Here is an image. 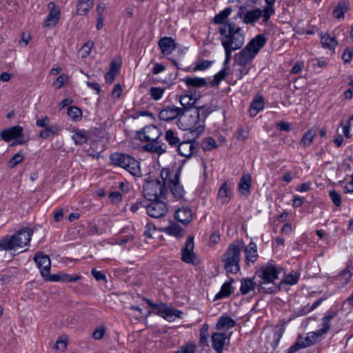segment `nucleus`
<instances>
[{
  "label": "nucleus",
  "mask_w": 353,
  "mask_h": 353,
  "mask_svg": "<svg viewBox=\"0 0 353 353\" xmlns=\"http://www.w3.org/2000/svg\"><path fill=\"white\" fill-rule=\"evenodd\" d=\"M222 36V46H228L232 50H239L244 44L245 34L241 28L236 26L233 22H227L219 30Z\"/></svg>",
  "instance_id": "nucleus-1"
},
{
  "label": "nucleus",
  "mask_w": 353,
  "mask_h": 353,
  "mask_svg": "<svg viewBox=\"0 0 353 353\" xmlns=\"http://www.w3.org/2000/svg\"><path fill=\"white\" fill-rule=\"evenodd\" d=\"M243 248L244 241L242 239H236L229 244L226 251L221 256V261L224 263V270L227 272L236 274L239 272V263Z\"/></svg>",
  "instance_id": "nucleus-2"
},
{
  "label": "nucleus",
  "mask_w": 353,
  "mask_h": 353,
  "mask_svg": "<svg viewBox=\"0 0 353 353\" xmlns=\"http://www.w3.org/2000/svg\"><path fill=\"white\" fill-rule=\"evenodd\" d=\"M32 234V229L24 228L12 235H5L0 239V250L10 252L23 248L30 243Z\"/></svg>",
  "instance_id": "nucleus-3"
},
{
  "label": "nucleus",
  "mask_w": 353,
  "mask_h": 353,
  "mask_svg": "<svg viewBox=\"0 0 353 353\" xmlns=\"http://www.w3.org/2000/svg\"><path fill=\"white\" fill-rule=\"evenodd\" d=\"M181 171L163 168L160 172V178L165 183L166 188L170 189L173 196L177 200H185V191L180 183Z\"/></svg>",
  "instance_id": "nucleus-4"
},
{
  "label": "nucleus",
  "mask_w": 353,
  "mask_h": 353,
  "mask_svg": "<svg viewBox=\"0 0 353 353\" xmlns=\"http://www.w3.org/2000/svg\"><path fill=\"white\" fill-rule=\"evenodd\" d=\"M178 125L183 130H190L191 132L199 136L204 130L205 125L201 121L196 108L183 110V113L178 119Z\"/></svg>",
  "instance_id": "nucleus-5"
},
{
  "label": "nucleus",
  "mask_w": 353,
  "mask_h": 353,
  "mask_svg": "<svg viewBox=\"0 0 353 353\" xmlns=\"http://www.w3.org/2000/svg\"><path fill=\"white\" fill-rule=\"evenodd\" d=\"M279 273L277 268L272 264L261 268L259 286L265 293L271 294L277 291L274 282L278 279Z\"/></svg>",
  "instance_id": "nucleus-6"
},
{
  "label": "nucleus",
  "mask_w": 353,
  "mask_h": 353,
  "mask_svg": "<svg viewBox=\"0 0 353 353\" xmlns=\"http://www.w3.org/2000/svg\"><path fill=\"white\" fill-rule=\"evenodd\" d=\"M112 164L121 167L127 170L130 174L136 177L141 176L139 162L130 155L123 153H114L110 157Z\"/></svg>",
  "instance_id": "nucleus-7"
},
{
  "label": "nucleus",
  "mask_w": 353,
  "mask_h": 353,
  "mask_svg": "<svg viewBox=\"0 0 353 353\" xmlns=\"http://www.w3.org/2000/svg\"><path fill=\"white\" fill-rule=\"evenodd\" d=\"M168 193L165 183L161 179L145 181L143 186V194L148 201L165 199Z\"/></svg>",
  "instance_id": "nucleus-8"
},
{
  "label": "nucleus",
  "mask_w": 353,
  "mask_h": 353,
  "mask_svg": "<svg viewBox=\"0 0 353 353\" xmlns=\"http://www.w3.org/2000/svg\"><path fill=\"white\" fill-rule=\"evenodd\" d=\"M148 306L155 310L154 313L169 322L175 321L177 318H181L182 312L176 309L169 307L164 303H154L150 299L144 298Z\"/></svg>",
  "instance_id": "nucleus-9"
},
{
  "label": "nucleus",
  "mask_w": 353,
  "mask_h": 353,
  "mask_svg": "<svg viewBox=\"0 0 353 353\" xmlns=\"http://www.w3.org/2000/svg\"><path fill=\"white\" fill-rule=\"evenodd\" d=\"M150 201V203L144 205L146 212L150 216L159 219L166 214L168 208L165 202L160 199Z\"/></svg>",
  "instance_id": "nucleus-10"
},
{
  "label": "nucleus",
  "mask_w": 353,
  "mask_h": 353,
  "mask_svg": "<svg viewBox=\"0 0 353 353\" xmlns=\"http://www.w3.org/2000/svg\"><path fill=\"white\" fill-rule=\"evenodd\" d=\"M161 130L154 125H147L141 131L137 132L138 139L141 141L148 142L156 141L161 135Z\"/></svg>",
  "instance_id": "nucleus-11"
},
{
  "label": "nucleus",
  "mask_w": 353,
  "mask_h": 353,
  "mask_svg": "<svg viewBox=\"0 0 353 353\" xmlns=\"http://www.w3.org/2000/svg\"><path fill=\"white\" fill-rule=\"evenodd\" d=\"M194 238L192 236H188L185 241V246L181 250V260L190 264H195L196 256L194 252Z\"/></svg>",
  "instance_id": "nucleus-12"
},
{
  "label": "nucleus",
  "mask_w": 353,
  "mask_h": 353,
  "mask_svg": "<svg viewBox=\"0 0 353 353\" xmlns=\"http://www.w3.org/2000/svg\"><path fill=\"white\" fill-rule=\"evenodd\" d=\"M34 260L37 268L40 270L42 277L45 279L46 276H48L51 267L50 257L41 252H37L34 256Z\"/></svg>",
  "instance_id": "nucleus-13"
},
{
  "label": "nucleus",
  "mask_w": 353,
  "mask_h": 353,
  "mask_svg": "<svg viewBox=\"0 0 353 353\" xmlns=\"http://www.w3.org/2000/svg\"><path fill=\"white\" fill-rule=\"evenodd\" d=\"M183 113V109L174 105H169L163 108L159 113V118L165 121L174 120L179 118Z\"/></svg>",
  "instance_id": "nucleus-14"
},
{
  "label": "nucleus",
  "mask_w": 353,
  "mask_h": 353,
  "mask_svg": "<svg viewBox=\"0 0 353 353\" xmlns=\"http://www.w3.org/2000/svg\"><path fill=\"white\" fill-rule=\"evenodd\" d=\"M232 333L214 332L211 335L212 347L216 353H223V347L226 341L229 342Z\"/></svg>",
  "instance_id": "nucleus-15"
},
{
  "label": "nucleus",
  "mask_w": 353,
  "mask_h": 353,
  "mask_svg": "<svg viewBox=\"0 0 353 353\" xmlns=\"http://www.w3.org/2000/svg\"><path fill=\"white\" fill-rule=\"evenodd\" d=\"M244 252V261L248 266L253 265L259 259L257 245L254 241H250L243 248Z\"/></svg>",
  "instance_id": "nucleus-16"
},
{
  "label": "nucleus",
  "mask_w": 353,
  "mask_h": 353,
  "mask_svg": "<svg viewBox=\"0 0 353 353\" xmlns=\"http://www.w3.org/2000/svg\"><path fill=\"white\" fill-rule=\"evenodd\" d=\"M260 18L263 19V23H267L270 17H265V12L260 8H256L248 11L243 17V21L245 24H252L256 22Z\"/></svg>",
  "instance_id": "nucleus-17"
},
{
  "label": "nucleus",
  "mask_w": 353,
  "mask_h": 353,
  "mask_svg": "<svg viewBox=\"0 0 353 353\" xmlns=\"http://www.w3.org/2000/svg\"><path fill=\"white\" fill-rule=\"evenodd\" d=\"M198 147V143L195 141H184L177 145V152L179 154L186 158H190L196 152Z\"/></svg>",
  "instance_id": "nucleus-18"
},
{
  "label": "nucleus",
  "mask_w": 353,
  "mask_h": 353,
  "mask_svg": "<svg viewBox=\"0 0 353 353\" xmlns=\"http://www.w3.org/2000/svg\"><path fill=\"white\" fill-rule=\"evenodd\" d=\"M256 56L248 48H244L234 55V66L238 65L243 67L250 63Z\"/></svg>",
  "instance_id": "nucleus-19"
},
{
  "label": "nucleus",
  "mask_w": 353,
  "mask_h": 353,
  "mask_svg": "<svg viewBox=\"0 0 353 353\" xmlns=\"http://www.w3.org/2000/svg\"><path fill=\"white\" fill-rule=\"evenodd\" d=\"M159 47L163 55L168 56L172 53L176 48L177 44L171 37H163L158 42Z\"/></svg>",
  "instance_id": "nucleus-20"
},
{
  "label": "nucleus",
  "mask_w": 353,
  "mask_h": 353,
  "mask_svg": "<svg viewBox=\"0 0 353 353\" xmlns=\"http://www.w3.org/2000/svg\"><path fill=\"white\" fill-rule=\"evenodd\" d=\"M23 129L20 125H14L13 127L3 130L0 136L6 142H9L12 139L21 138L23 136Z\"/></svg>",
  "instance_id": "nucleus-21"
},
{
  "label": "nucleus",
  "mask_w": 353,
  "mask_h": 353,
  "mask_svg": "<svg viewBox=\"0 0 353 353\" xmlns=\"http://www.w3.org/2000/svg\"><path fill=\"white\" fill-rule=\"evenodd\" d=\"M267 40L265 35L259 34L250 41L245 48H248L256 56L261 49L264 47Z\"/></svg>",
  "instance_id": "nucleus-22"
},
{
  "label": "nucleus",
  "mask_w": 353,
  "mask_h": 353,
  "mask_svg": "<svg viewBox=\"0 0 353 353\" xmlns=\"http://www.w3.org/2000/svg\"><path fill=\"white\" fill-rule=\"evenodd\" d=\"M81 279L80 275H70L60 272L57 274L50 275L45 278L46 281L52 282H76Z\"/></svg>",
  "instance_id": "nucleus-23"
},
{
  "label": "nucleus",
  "mask_w": 353,
  "mask_h": 353,
  "mask_svg": "<svg viewBox=\"0 0 353 353\" xmlns=\"http://www.w3.org/2000/svg\"><path fill=\"white\" fill-rule=\"evenodd\" d=\"M50 12L46 17L45 26L48 27H54L59 20L60 9L53 2L48 4Z\"/></svg>",
  "instance_id": "nucleus-24"
},
{
  "label": "nucleus",
  "mask_w": 353,
  "mask_h": 353,
  "mask_svg": "<svg viewBox=\"0 0 353 353\" xmlns=\"http://www.w3.org/2000/svg\"><path fill=\"white\" fill-rule=\"evenodd\" d=\"M174 218L183 225H188L192 221V211L189 207L179 208L175 211Z\"/></svg>",
  "instance_id": "nucleus-25"
},
{
  "label": "nucleus",
  "mask_w": 353,
  "mask_h": 353,
  "mask_svg": "<svg viewBox=\"0 0 353 353\" xmlns=\"http://www.w3.org/2000/svg\"><path fill=\"white\" fill-rule=\"evenodd\" d=\"M179 100L182 105L181 108L188 111V110H192L196 108L198 98L196 95H194L192 92H190V93L180 96Z\"/></svg>",
  "instance_id": "nucleus-26"
},
{
  "label": "nucleus",
  "mask_w": 353,
  "mask_h": 353,
  "mask_svg": "<svg viewBox=\"0 0 353 353\" xmlns=\"http://www.w3.org/2000/svg\"><path fill=\"white\" fill-rule=\"evenodd\" d=\"M232 196L231 187L227 181L222 183L217 194V199L221 204L228 203Z\"/></svg>",
  "instance_id": "nucleus-27"
},
{
  "label": "nucleus",
  "mask_w": 353,
  "mask_h": 353,
  "mask_svg": "<svg viewBox=\"0 0 353 353\" xmlns=\"http://www.w3.org/2000/svg\"><path fill=\"white\" fill-rule=\"evenodd\" d=\"M145 151L156 153L158 154H163L166 152L167 146L164 143H161L158 140L148 141L143 146Z\"/></svg>",
  "instance_id": "nucleus-28"
},
{
  "label": "nucleus",
  "mask_w": 353,
  "mask_h": 353,
  "mask_svg": "<svg viewBox=\"0 0 353 353\" xmlns=\"http://www.w3.org/2000/svg\"><path fill=\"white\" fill-rule=\"evenodd\" d=\"M251 183L252 177L250 174H245L240 179L238 184V190L242 194L248 196L250 193Z\"/></svg>",
  "instance_id": "nucleus-29"
},
{
  "label": "nucleus",
  "mask_w": 353,
  "mask_h": 353,
  "mask_svg": "<svg viewBox=\"0 0 353 353\" xmlns=\"http://www.w3.org/2000/svg\"><path fill=\"white\" fill-rule=\"evenodd\" d=\"M61 130L60 126L57 123H53L44 128L43 130H41L39 137L43 139H47L50 137H54L59 134Z\"/></svg>",
  "instance_id": "nucleus-30"
},
{
  "label": "nucleus",
  "mask_w": 353,
  "mask_h": 353,
  "mask_svg": "<svg viewBox=\"0 0 353 353\" xmlns=\"http://www.w3.org/2000/svg\"><path fill=\"white\" fill-rule=\"evenodd\" d=\"M264 100L262 96L256 97L251 103L249 109V114L251 117H255L263 109Z\"/></svg>",
  "instance_id": "nucleus-31"
},
{
  "label": "nucleus",
  "mask_w": 353,
  "mask_h": 353,
  "mask_svg": "<svg viewBox=\"0 0 353 353\" xmlns=\"http://www.w3.org/2000/svg\"><path fill=\"white\" fill-rule=\"evenodd\" d=\"M321 43L322 47L325 49L334 50L335 47L337 46V41L334 37L330 36L327 32L321 33Z\"/></svg>",
  "instance_id": "nucleus-32"
},
{
  "label": "nucleus",
  "mask_w": 353,
  "mask_h": 353,
  "mask_svg": "<svg viewBox=\"0 0 353 353\" xmlns=\"http://www.w3.org/2000/svg\"><path fill=\"white\" fill-rule=\"evenodd\" d=\"M236 325V321L232 319L230 316H221L216 325L218 330H227L229 328H232Z\"/></svg>",
  "instance_id": "nucleus-33"
},
{
  "label": "nucleus",
  "mask_w": 353,
  "mask_h": 353,
  "mask_svg": "<svg viewBox=\"0 0 353 353\" xmlns=\"http://www.w3.org/2000/svg\"><path fill=\"white\" fill-rule=\"evenodd\" d=\"M183 81L188 87L203 88L207 85L206 79L202 77H186Z\"/></svg>",
  "instance_id": "nucleus-34"
},
{
  "label": "nucleus",
  "mask_w": 353,
  "mask_h": 353,
  "mask_svg": "<svg viewBox=\"0 0 353 353\" xmlns=\"http://www.w3.org/2000/svg\"><path fill=\"white\" fill-rule=\"evenodd\" d=\"M164 232L176 238H181L184 234L183 229L176 223H171V224L164 228Z\"/></svg>",
  "instance_id": "nucleus-35"
},
{
  "label": "nucleus",
  "mask_w": 353,
  "mask_h": 353,
  "mask_svg": "<svg viewBox=\"0 0 353 353\" xmlns=\"http://www.w3.org/2000/svg\"><path fill=\"white\" fill-rule=\"evenodd\" d=\"M233 280L230 281L225 282L221 288L220 291L215 295L214 300L221 299L224 298L228 297L232 293V283Z\"/></svg>",
  "instance_id": "nucleus-36"
},
{
  "label": "nucleus",
  "mask_w": 353,
  "mask_h": 353,
  "mask_svg": "<svg viewBox=\"0 0 353 353\" xmlns=\"http://www.w3.org/2000/svg\"><path fill=\"white\" fill-rule=\"evenodd\" d=\"M94 0H79L77 6V14L79 15H85L90 9L93 6Z\"/></svg>",
  "instance_id": "nucleus-37"
},
{
  "label": "nucleus",
  "mask_w": 353,
  "mask_h": 353,
  "mask_svg": "<svg viewBox=\"0 0 353 353\" xmlns=\"http://www.w3.org/2000/svg\"><path fill=\"white\" fill-rule=\"evenodd\" d=\"M337 312L335 311H329L327 314L322 319L323 327L319 330V333L325 334L330 328V321L336 316Z\"/></svg>",
  "instance_id": "nucleus-38"
},
{
  "label": "nucleus",
  "mask_w": 353,
  "mask_h": 353,
  "mask_svg": "<svg viewBox=\"0 0 353 353\" xmlns=\"http://www.w3.org/2000/svg\"><path fill=\"white\" fill-rule=\"evenodd\" d=\"M316 134V131L314 128H310L303 134L302 139L300 141V145L303 148H306L310 145L312 143L314 138Z\"/></svg>",
  "instance_id": "nucleus-39"
},
{
  "label": "nucleus",
  "mask_w": 353,
  "mask_h": 353,
  "mask_svg": "<svg viewBox=\"0 0 353 353\" xmlns=\"http://www.w3.org/2000/svg\"><path fill=\"white\" fill-rule=\"evenodd\" d=\"M349 9V4L345 1H339L337 6L333 11V16L336 19H343L344 14Z\"/></svg>",
  "instance_id": "nucleus-40"
},
{
  "label": "nucleus",
  "mask_w": 353,
  "mask_h": 353,
  "mask_svg": "<svg viewBox=\"0 0 353 353\" xmlns=\"http://www.w3.org/2000/svg\"><path fill=\"white\" fill-rule=\"evenodd\" d=\"M72 132H74V134L72 138L76 145H83L87 143L88 137L85 130L75 128Z\"/></svg>",
  "instance_id": "nucleus-41"
},
{
  "label": "nucleus",
  "mask_w": 353,
  "mask_h": 353,
  "mask_svg": "<svg viewBox=\"0 0 353 353\" xmlns=\"http://www.w3.org/2000/svg\"><path fill=\"white\" fill-rule=\"evenodd\" d=\"M208 329L209 325L207 323H205L202 325L199 331V345L201 347H208Z\"/></svg>",
  "instance_id": "nucleus-42"
},
{
  "label": "nucleus",
  "mask_w": 353,
  "mask_h": 353,
  "mask_svg": "<svg viewBox=\"0 0 353 353\" xmlns=\"http://www.w3.org/2000/svg\"><path fill=\"white\" fill-rule=\"evenodd\" d=\"M165 139L168 144L172 147L176 148L181 143L177 133L172 130H168L165 132Z\"/></svg>",
  "instance_id": "nucleus-43"
},
{
  "label": "nucleus",
  "mask_w": 353,
  "mask_h": 353,
  "mask_svg": "<svg viewBox=\"0 0 353 353\" xmlns=\"http://www.w3.org/2000/svg\"><path fill=\"white\" fill-rule=\"evenodd\" d=\"M255 288V283L252 279H244L241 281L240 288L241 293L243 295L248 294Z\"/></svg>",
  "instance_id": "nucleus-44"
},
{
  "label": "nucleus",
  "mask_w": 353,
  "mask_h": 353,
  "mask_svg": "<svg viewBox=\"0 0 353 353\" xmlns=\"http://www.w3.org/2000/svg\"><path fill=\"white\" fill-rule=\"evenodd\" d=\"M343 133L347 139L353 138V115L345 123L341 124Z\"/></svg>",
  "instance_id": "nucleus-45"
},
{
  "label": "nucleus",
  "mask_w": 353,
  "mask_h": 353,
  "mask_svg": "<svg viewBox=\"0 0 353 353\" xmlns=\"http://www.w3.org/2000/svg\"><path fill=\"white\" fill-rule=\"evenodd\" d=\"M232 12L231 8H226L223 10L221 11L219 13L216 14L214 19L213 22L216 24H221L223 23L228 17V16Z\"/></svg>",
  "instance_id": "nucleus-46"
},
{
  "label": "nucleus",
  "mask_w": 353,
  "mask_h": 353,
  "mask_svg": "<svg viewBox=\"0 0 353 353\" xmlns=\"http://www.w3.org/2000/svg\"><path fill=\"white\" fill-rule=\"evenodd\" d=\"M165 91V88L151 87L149 93L151 98L154 101H159L163 96Z\"/></svg>",
  "instance_id": "nucleus-47"
},
{
  "label": "nucleus",
  "mask_w": 353,
  "mask_h": 353,
  "mask_svg": "<svg viewBox=\"0 0 353 353\" xmlns=\"http://www.w3.org/2000/svg\"><path fill=\"white\" fill-rule=\"evenodd\" d=\"M299 273L296 272H292L290 274H287L283 280L281 281V283L288 284V285H294L297 283L299 279Z\"/></svg>",
  "instance_id": "nucleus-48"
},
{
  "label": "nucleus",
  "mask_w": 353,
  "mask_h": 353,
  "mask_svg": "<svg viewBox=\"0 0 353 353\" xmlns=\"http://www.w3.org/2000/svg\"><path fill=\"white\" fill-rule=\"evenodd\" d=\"M196 110L199 112V117H201V121L204 124L205 120L208 117V115L212 112L211 107L209 105H201L199 107L196 106Z\"/></svg>",
  "instance_id": "nucleus-49"
},
{
  "label": "nucleus",
  "mask_w": 353,
  "mask_h": 353,
  "mask_svg": "<svg viewBox=\"0 0 353 353\" xmlns=\"http://www.w3.org/2000/svg\"><path fill=\"white\" fill-rule=\"evenodd\" d=\"M276 0H265V6L263 8L265 12V17H271L272 15L274 14V3Z\"/></svg>",
  "instance_id": "nucleus-50"
},
{
  "label": "nucleus",
  "mask_w": 353,
  "mask_h": 353,
  "mask_svg": "<svg viewBox=\"0 0 353 353\" xmlns=\"http://www.w3.org/2000/svg\"><path fill=\"white\" fill-rule=\"evenodd\" d=\"M25 157L22 154L21 151L17 152L8 161V165L10 168H14L16 167L18 164L21 163Z\"/></svg>",
  "instance_id": "nucleus-51"
},
{
  "label": "nucleus",
  "mask_w": 353,
  "mask_h": 353,
  "mask_svg": "<svg viewBox=\"0 0 353 353\" xmlns=\"http://www.w3.org/2000/svg\"><path fill=\"white\" fill-rule=\"evenodd\" d=\"M228 67L225 66L214 76V79L211 83L212 86L219 85L220 82L224 79L228 74Z\"/></svg>",
  "instance_id": "nucleus-52"
},
{
  "label": "nucleus",
  "mask_w": 353,
  "mask_h": 353,
  "mask_svg": "<svg viewBox=\"0 0 353 353\" xmlns=\"http://www.w3.org/2000/svg\"><path fill=\"white\" fill-rule=\"evenodd\" d=\"M68 114L74 121H78L82 117V111L76 106H71L68 110Z\"/></svg>",
  "instance_id": "nucleus-53"
},
{
  "label": "nucleus",
  "mask_w": 353,
  "mask_h": 353,
  "mask_svg": "<svg viewBox=\"0 0 353 353\" xmlns=\"http://www.w3.org/2000/svg\"><path fill=\"white\" fill-rule=\"evenodd\" d=\"M323 335V334L319 333V330L316 332H310L307 336L305 338L306 345L310 346L314 345Z\"/></svg>",
  "instance_id": "nucleus-54"
},
{
  "label": "nucleus",
  "mask_w": 353,
  "mask_h": 353,
  "mask_svg": "<svg viewBox=\"0 0 353 353\" xmlns=\"http://www.w3.org/2000/svg\"><path fill=\"white\" fill-rule=\"evenodd\" d=\"M324 299L323 298H320L318 300H316L315 302H314L312 303V305L311 306H305L304 307L300 312H299V315L300 316H303V315H305L307 314V313L312 312V310H314V309H316L317 307H319L321 303L323 301Z\"/></svg>",
  "instance_id": "nucleus-55"
},
{
  "label": "nucleus",
  "mask_w": 353,
  "mask_h": 353,
  "mask_svg": "<svg viewBox=\"0 0 353 353\" xmlns=\"http://www.w3.org/2000/svg\"><path fill=\"white\" fill-rule=\"evenodd\" d=\"M68 339L66 336H61L58 338L54 348L61 351H64L67 348Z\"/></svg>",
  "instance_id": "nucleus-56"
},
{
  "label": "nucleus",
  "mask_w": 353,
  "mask_h": 353,
  "mask_svg": "<svg viewBox=\"0 0 353 353\" xmlns=\"http://www.w3.org/2000/svg\"><path fill=\"white\" fill-rule=\"evenodd\" d=\"M249 69H247V68H238V69H233L232 71H231V74L232 75V77H235V82L237 81V80H239L241 79H242V77L248 74L249 72Z\"/></svg>",
  "instance_id": "nucleus-57"
},
{
  "label": "nucleus",
  "mask_w": 353,
  "mask_h": 353,
  "mask_svg": "<svg viewBox=\"0 0 353 353\" xmlns=\"http://www.w3.org/2000/svg\"><path fill=\"white\" fill-rule=\"evenodd\" d=\"M196 351V344L193 343H187L182 345L174 353H194Z\"/></svg>",
  "instance_id": "nucleus-58"
},
{
  "label": "nucleus",
  "mask_w": 353,
  "mask_h": 353,
  "mask_svg": "<svg viewBox=\"0 0 353 353\" xmlns=\"http://www.w3.org/2000/svg\"><path fill=\"white\" fill-rule=\"evenodd\" d=\"M329 196L332 203L337 207L341 205V195L335 190H332L329 192Z\"/></svg>",
  "instance_id": "nucleus-59"
},
{
  "label": "nucleus",
  "mask_w": 353,
  "mask_h": 353,
  "mask_svg": "<svg viewBox=\"0 0 353 353\" xmlns=\"http://www.w3.org/2000/svg\"><path fill=\"white\" fill-rule=\"evenodd\" d=\"M202 148L204 150H211L217 148L215 140L212 137L205 139L202 143Z\"/></svg>",
  "instance_id": "nucleus-60"
},
{
  "label": "nucleus",
  "mask_w": 353,
  "mask_h": 353,
  "mask_svg": "<svg viewBox=\"0 0 353 353\" xmlns=\"http://www.w3.org/2000/svg\"><path fill=\"white\" fill-rule=\"evenodd\" d=\"M94 46V42L91 41H88L85 43L83 45L81 49V57L83 58L87 57L91 52L92 48Z\"/></svg>",
  "instance_id": "nucleus-61"
},
{
  "label": "nucleus",
  "mask_w": 353,
  "mask_h": 353,
  "mask_svg": "<svg viewBox=\"0 0 353 353\" xmlns=\"http://www.w3.org/2000/svg\"><path fill=\"white\" fill-rule=\"evenodd\" d=\"M353 58V48H347L342 54V59L344 63H350Z\"/></svg>",
  "instance_id": "nucleus-62"
},
{
  "label": "nucleus",
  "mask_w": 353,
  "mask_h": 353,
  "mask_svg": "<svg viewBox=\"0 0 353 353\" xmlns=\"http://www.w3.org/2000/svg\"><path fill=\"white\" fill-rule=\"evenodd\" d=\"M211 63L212 62L208 60L200 61L193 68V71L196 72L200 70H205L210 66Z\"/></svg>",
  "instance_id": "nucleus-63"
},
{
  "label": "nucleus",
  "mask_w": 353,
  "mask_h": 353,
  "mask_svg": "<svg viewBox=\"0 0 353 353\" xmlns=\"http://www.w3.org/2000/svg\"><path fill=\"white\" fill-rule=\"evenodd\" d=\"M156 232V227L152 223H148L145 225L144 235L148 238H152L153 234Z\"/></svg>",
  "instance_id": "nucleus-64"
}]
</instances>
